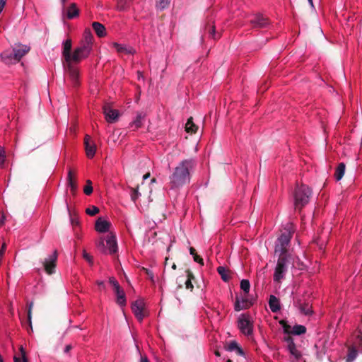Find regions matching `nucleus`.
I'll return each mask as SVG.
<instances>
[{
	"mask_svg": "<svg viewBox=\"0 0 362 362\" xmlns=\"http://www.w3.org/2000/svg\"><path fill=\"white\" fill-rule=\"evenodd\" d=\"M30 50V47L25 45H16L13 48V53L4 52L1 57L6 64L18 62L21 58Z\"/></svg>",
	"mask_w": 362,
	"mask_h": 362,
	"instance_id": "obj_1",
	"label": "nucleus"
},
{
	"mask_svg": "<svg viewBox=\"0 0 362 362\" xmlns=\"http://www.w3.org/2000/svg\"><path fill=\"white\" fill-rule=\"evenodd\" d=\"M68 327L64 325L59 329L54 336L55 344L57 348L63 347L64 352L68 353Z\"/></svg>",
	"mask_w": 362,
	"mask_h": 362,
	"instance_id": "obj_2",
	"label": "nucleus"
},
{
	"mask_svg": "<svg viewBox=\"0 0 362 362\" xmlns=\"http://www.w3.org/2000/svg\"><path fill=\"white\" fill-rule=\"evenodd\" d=\"M57 252L54 251L52 252V254L49 255V257L47 258H46L45 259V261L43 262V266H44L45 270L46 271V272L47 274H51L54 272V268L56 266L55 263L57 261Z\"/></svg>",
	"mask_w": 362,
	"mask_h": 362,
	"instance_id": "obj_3",
	"label": "nucleus"
},
{
	"mask_svg": "<svg viewBox=\"0 0 362 362\" xmlns=\"http://www.w3.org/2000/svg\"><path fill=\"white\" fill-rule=\"evenodd\" d=\"M63 64L65 67L68 64V39L63 42Z\"/></svg>",
	"mask_w": 362,
	"mask_h": 362,
	"instance_id": "obj_4",
	"label": "nucleus"
},
{
	"mask_svg": "<svg viewBox=\"0 0 362 362\" xmlns=\"http://www.w3.org/2000/svg\"><path fill=\"white\" fill-rule=\"evenodd\" d=\"M33 307V303L30 302L28 305V327L30 329V331H33V327H32V309Z\"/></svg>",
	"mask_w": 362,
	"mask_h": 362,
	"instance_id": "obj_5",
	"label": "nucleus"
},
{
	"mask_svg": "<svg viewBox=\"0 0 362 362\" xmlns=\"http://www.w3.org/2000/svg\"><path fill=\"white\" fill-rule=\"evenodd\" d=\"M62 4V20L66 23V19L68 18V9L66 7V0H61Z\"/></svg>",
	"mask_w": 362,
	"mask_h": 362,
	"instance_id": "obj_6",
	"label": "nucleus"
},
{
	"mask_svg": "<svg viewBox=\"0 0 362 362\" xmlns=\"http://www.w3.org/2000/svg\"><path fill=\"white\" fill-rule=\"evenodd\" d=\"M6 160V151L4 148L0 147V168L4 167Z\"/></svg>",
	"mask_w": 362,
	"mask_h": 362,
	"instance_id": "obj_7",
	"label": "nucleus"
},
{
	"mask_svg": "<svg viewBox=\"0 0 362 362\" xmlns=\"http://www.w3.org/2000/svg\"><path fill=\"white\" fill-rule=\"evenodd\" d=\"M14 362H28L27 358H20L18 357L14 356L13 358Z\"/></svg>",
	"mask_w": 362,
	"mask_h": 362,
	"instance_id": "obj_8",
	"label": "nucleus"
},
{
	"mask_svg": "<svg viewBox=\"0 0 362 362\" xmlns=\"http://www.w3.org/2000/svg\"><path fill=\"white\" fill-rule=\"evenodd\" d=\"M5 4H6V0H0V13L3 11Z\"/></svg>",
	"mask_w": 362,
	"mask_h": 362,
	"instance_id": "obj_9",
	"label": "nucleus"
},
{
	"mask_svg": "<svg viewBox=\"0 0 362 362\" xmlns=\"http://www.w3.org/2000/svg\"><path fill=\"white\" fill-rule=\"evenodd\" d=\"M20 351H21V356H22V358H26V355H25V349H23V346H21V348H20Z\"/></svg>",
	"mask_w": 362,
	"mask_h": 362,
	"instance_id": "obj_10",
	"label": "nucleus"
},
{
	"mask_svg": "<svg viewBox=\"0 0 362 362\" xmlns=\"http://www.w3.org/2000/svg\"><path fill=\"white\" fill-rule=\"evenodd\" d=\"M4 221H5V218H4V216H3V217H2V218H1V221H0V225H1V224H4Z\"/></svg>",
	"mask_w": 362,
	"mask_h": 362,
	"instance_id": "obj_11",
	"label": "nucleus"
}]
</instances>
